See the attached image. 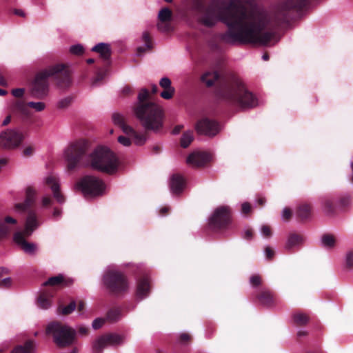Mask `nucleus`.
<instances>
[{
  "instance_id": "nucleus-24",
  "label": "nucleus",
  "mask_w": 353,
  "mask_h": 353,
  "mask_svg": "<svg viewBox=\"0 0 353 353\" xmlns=\"http://www.w3.org/2000/svg\"><path fill=\"white\" fill-rule=\"evenodd\" d=\"M304 241V236L296 232H292L289 234L288 241L285 244V249L290 250L294 247L299 245Z\"/></svg>"
},
{
  "instance_id": "nucleus-2",
  "label": "nucleus",
  "mask_w": 353,
  "mask_h": 353,
  "mask_svg": "<svg viewBox=\"0 0 353 353\" xmlns=\"http://www.w3.org/2000/svg\"><path fill=\"white\" fill-rule=\"evenodd\" d=\"M150 94L146 88H142L138 95V101L134 107V113L141 125L145 129L143 133L136 132L134 129L131 134L134 143L143 145L148 139V131L160 132L163 127L164 112L158 104L150 101Z\"/></svg>"
},
{
  "instance_id": "nucleus-49",
  "label": "nucleus",
  "mask_w": 353,
  "mask_h": 353,
  "mask_svg": "<svg viewBox=\"0 0 353 353\" xmlns=\"http://www.w3.org/2000/svg\"><path fill=\"white\" fill-rule=\"evenodd\" d=\"M251 205L248 202H245L241 205V211L244 214H248L251 212Z\"/></svg>"
},
{
  "instance_id": "nucleus-54",
  "label": "nucleus",
  "mask_w": 353,
  "mask_h": 353,
  "mask_svg": "<svg viewBox=\"0 0 353 353\" xmlns=\"http://www.w3.org/2000/svg\"><path fill=\"white\" fill-rule=\"evenodd\" d=\"M350 203V197L349 196H345L341 198L340 204L342 207H346Z\"/></svg>"
},
{
  "instance_id": "nucleus-62",
  "label": "nucleus",
  "mask_w": 353,
  "mask_h": 353,
  "mask_svg": "<svg viewBox=\"0 0 353 353\" xmlns=\"http://www.w3.org/2000/svg\"><path fill=\"white\" fill-rule=\"evenodd\" d=\"M266 202V199L265 197L259 196L257 199V203L260 207H263Z\"/></svg>"
},
{
  "instance_id": "nucleus-42",
  "label": "nucleus",
  "mask_w": 353,
  "mask_h": 353,
  "mask_svg": "<svg viewBox=\"0 0 353 353\" xmlns=\"http://www.w3.org/2000/svg\"><path fill=\"white\" fill-rule=\"evenodd\" d=\"M345 264L347 268H353V250H350L346 254Z\"/></svg>"
},
{
  "instance_id": "nucleus-58",
  "label": "nucleus",
  "mask_w": 353,
  "mask_h": 353,
  "mask_svg": "<svg viewBox=\"0 0 353 353\" xmlns=\"http://www.w3.org/2000/svg\"><path fill=\"white\" fill-rule=\"evenodd\" d=\"M79 333L83 336H85L89 333V329L85 326H79L78 329Z\"/></svg>"
},
{
  "instance_id": "nucleus-9",
  "label": "nucleus",
  "mask_w": 353,
  "mask_h": 353,
  "mask_svg": "<svg viewBox=\"0 0 353 353\" xmlns=\"http://www.w3.org/2000/svg\"><path fill=\"white\" fill-rule=\"evenodd\" d=\"M76 188L80 190L85 198L101 196L105 188L104 182L99 178L85 175L76 183Z\"/></svg>"
},
{
  "instance_id": "nucleus-36",
  "label": "nucleus",
  "mask_w": 353,
  "mask_h": 353,
  "mask_svg": "<svg viewBox=\"0 0 353 353\" xmlns=\"http://www.w3.org/2000/svg\"><path fill=\"white\" fill-rule=\"evenodd\" d=\"M192 340V336L188 333L184 332L179 336L178 341L181 345H188L191 343Z\"/></svg>"
},
{
  "instance_id": "nucleus-4",
  "label": "nucleus",
  "mask_w": 353,
  "mask_h": 353,
  "mask_svg": "<svg viewBox=\"0 0 353 353\" xmlns=\"http://www.w3.org/2000/svg\"><path fill=\"white\" fill-rule=\"evenodd\" d=\"M49 77H52L61 88L69 87L72 83L71 72L68 65L59 63L51 65L36 74L30 90L31 97L37 99H43L47 97Z\"/></svg>"
},
{
  "instance_id": "nucleus-10",
  "label": "nucleus",
  "mask_w": 353,
  "mask_h": 353,
  "mask_svg": "<svg viewBox=\"0 0 353 353\" xmlns=\"http://www.w3.org/2000/svg\"><path fill=\"white\" fill-rule=\"evenodd\" d=\"M231 223V212L228 206L216 208L209 219V226L214 230L226 229Z\"/></svg>"
},
{
  "instance_id": "nucleus-61",
  "label": "nucleus",
  "mask_w": 353,
  "mask_h": 353,
  "mask_svg": "<svg viewBox=\"0 0 353 353\" xmlns=\"http://www.w3.org/2000/svg\"><path fill=\"white\" fill-rule=\"evenodd\" d=\"M183 126L182 125H176L174 129L172 130V134H179L181 130L183 129Z\"/></svg>"
},
{
  "instance_id": "nucleus-51",
  "label": "nucleus",
  "mask_w": 353,
  "mask_h": 353,
  "mask_svg": "<svg viewBox=\"0 0 353 353\" xmlns=\"http://www.w3.org/2000/svg\"><path fill=\"white\" fill-rule=\"evenodd\" d=\"M12 280L10 278H6L0 280V288H8L11 285Z\"/></svg>"
},
{
  "instance_id": "nucleus-31",
  "label": "nucleus",
  "mask_w": 353,
  "mask_h": 353,
  "mask_svg": "<svg viewBox=\"0 0 353 353\" xmlns=\"http://www.w3.org/2000/svg\"><path fill=\"white\" fill-rule=\"evenodd\" d=\"M321 243L325 248H333L336 245L335 236L331 234H324L321 237Z\"/></svg>"
},
{
  "instance_id": "nucleus-41",
  "label": "nucleus",
  "mask_w": 353,
  "mask_h": 353,
  "mask_svg": "<svg viewBox=\"0 0 353 353\" xmlns=\"http://www.w3.org/2000/svg\"><path fill=\"white\" fill-rule=\"evenodd\" d=\"M72 101V99L71 97L64 98L59 101L57 107L60 109L65 108L71 104Z\"/></svg>"
},
{
  "instance_id": "nucleus-57",
  "label": "nucleus",
  "mask_w": 353,
  "mask_h": 353,
  "mask_svg": "<svg viewBox=\"0 0 353 353\" xmlns=\"http://www.w3.org/2000/svg\"><path fill=\"white\" fill-rule=\"evenodd\" d=\"M52 203V199L49 196H46L42 199V205L44 207H47L51 205Z\"/></svg>"
},
{
  "instance_id": "nucleus-39",
  "label": "nucleus",
  "mask_w": 353,
  "mask_h": 353,
  "mask_svg": "<svg viewBox=\"0 0 353 353\" xmlns=\"http://www.w3.org/2000/svg\"><path fill=\"white\" fill-rule=\"evenodd\" d=\"M174 92L175 90L173 87L167 89H163V91L161 92L160 96L163 99L168 100L173 97Z\"/></svg>"
},
{
  "instance_id": "nucleus-38",
  "label": "nucleus",
  "mask_w": 353,
  "mask_h": 353,
  "mask_svg": "<svg viewBox=\"0 0 353 353\" xmlns=\"http://www.w3.org/2000/svg\"><path fill=\"white\" fill-rule=\"evenodd\" d=\"M157 28L159 30L163 32H168L172 30L170 21H159Z\"/></svg>"
},
{
  "instance_id": "nucleus-1",
  "label": "nucleus",
  "mask_w": 353,
  "mask_h": 353,
  "mask_svg": "<svg viewBox=\"0 0 353 353\" xmlns=\"http://www.w3.org/2000/svg\"><path fill=\"white\" fill-rule=\"evenodd\" d=\"M201 79L208 87L216 83L215 93L217 98L229 105L241 110L254 108L258 105L257 98L232 73L219 74L218 72H208L201 76Z\"/></svg>"
},
{
  "instance_id": "nucleus-32",
  "label": "nucleus",
  "mask_w": 353,
  "mask_h": 353,
  "mask_svg": "<svg viewBox=\"0 0 353 353\" xmlns=\"http://www.w3.org/2000/svg\"><path fill=\"white\" fill-rule=\"evenodd\" d=\"M193 140H194L193 132H192V131L185 132L183 134V135L181 138V141H180L181 146L183 148H186L191 144V143L193 141Z\"/></svg>"
},
{
  "instance_id": "nucleus-59",
  "label": "nucleus",
  "mask_w": 353,
  "mask_h": 353,
  "mask_svg": "<svg viewBox=\"0 0 353 353\" xmlns=\"http://www.w3.org/2000/svg\"><path fill=\"white\" fill-rule=\"evenodd\" d=\"M132 92V88L129 85L125 86L122 90V93L125 96L130 95Z\"/></svg>"
},
{
  "instance_id": "nucleus-14",
  "label": "nucleus",
  "mask_w": 353,
  "mask_h": 353,
  "mask_svg": "<svg viewBox=\"0 0 353 353\" xmlns=\"http://www.w3.org/2000/svg\"><path fill=\"white\" fill-rule=\"evenodd\" d=\"M211 159V156L206 152L196 151L189 154L187 163L194 167L200 168L205 166Z\"/></svg>"
},
{
  "instance_id": "nucleus-33",
  "label": "nucleus",
  "mask_w": 353,
  "mask_h": 353,
  "mask_svg": "<svg viewBox=\"0 0 353 353\" xmlns=\"http://www.w3.org/2000/svg\"><path fill=\"white\" fill-rule=\"evenodd\" d=\"M121 315V311L119 308H112L107 313V319L114 323L119 320Z\"/></svg>"
},
{
  "instance_id": "nucleus-25",
  "label": "nucleus",
  "mask_w": 353,
  "mask_h": 353,
  "mask_svg": "<svg viewBox=\"0 0 353 353\" xmlns=\"http://www.w3.org/2000/svg\"><path fill=\"white\" fill-rule=\"evenodd\" d=\"M35 350V343L33 340L26 341L23 345L15 346L11 353H34Z\"/></svg>"
},
{
  "instance_id": "nucleus-43",
  "label": "nucleus",
  "mask_w": 353,
  "mask_h": 353,
  "mask_svg": "<svg viewBox=\"0 0 353 353\" xmlns=\"http://www.w3.org/2000/svg\"><path fill=\"white\" fill-rule=\"evenodd\" d=\"M250 283L253 287H259L261 285V277L258 274L252 275L250 279Z\"/></svg>"
},
{
  "instance_id": "nucleus-28",
  "label": "nucleus",
  "mask_w": 353,
  "mask_h": 353,
  "mask_svg": "<svg viewBox=\"0 0 353 353\" xmlns=\"http://www.w3.org/2000/svg\"><path fill=\"white\" fill-rule=\"evenodd\" d=\"M7 223L16 224L17 220L11 216H6L4 223H0V239L6 237L10 232L11 229L7 225Z\"/></svg>"
},
{
  "instance_id": "nucleus-52",
  "label": "nucleus",
  "mask_w": 353,
  "mask_h": 353,
  "mask_svg": "<svg viewBox=\"0 0 353 353\" xmlns=\"http://www.w3.org/2000/svg\"><path fill=\"white\" fill-rule=\"evenodd\" d=\"M34 151V149L32 146H28L23 150V154L24 157H28L33 154Z\"/></svg>"
},
{
  "instance_id": "nucleus-60",
  "label": "nucleus",
  "mask_w": 353,
  "mask_h": 353,
  "mask_svg": "<svg viewBox=\"0 0 353 353\" xmlns=\"http://www.w3.org/2000/svg\"><path fill=\"white\" fill-rule=\"evenodd\" d=\"M61 215V209L57 208H54L53 213H52V216H53L54 219H57V218H58V217H59Z\"/></svg>"
},
{
  "instance_id": "nucleus-37",
  "label": "nucleus",
  "mask_w": 353,
  "mask_h": 353,
  "mask_svg": "<svg viewBox=\"0 0 353 353\" xmlns=\"http://www.w3.org/2000/svg\"><path fill=\"white\" fill-rule=\"evenodd\" d=\"M28 108H32L37 112H41L46 108V104L43 102H28Z\"/></svg>"
},
{
  "instance_id": "nucleus-7",
  "label": "nucleus",
  "mask_w": 353,
  "mask_h": 353,
  "mask_svg": "<svg viewBox=\"0 0 353 353\" xmlns=\"http://www.w3.org/2000/svg\"><path fill=\"white\" fill-rule=\"evenodd\" d=\"M103 283L106 289L112 294L121 295L128 291L129 281L127 276L122 272L110 270L103 276Z\"/></svg>"
},
{
  "instance_id": "nucleus-23",
  "label": "nucleus",
  "mask_w": 353,
  "mask_h": 353,
  "mask_svg": "<svg viewBox=\"0 0 353 353\" xmlns=\"http://www.w3.org/2000/svg\"><path fill=\"white\" fill-rule=\"evenodd\" d=\"M296 215L301 221L308 220L312 216V205L308 203L300 204L296 208Z\"/></svg>"
},
{
  "instance_id": "nucleus-55",
  "label": "nucleus",
  "mask_w": 353,
  "mask_h": 353,
  "mask_svg": "<svg viewBox=\"0 0 353 353\" xmlns=\"http://www.w3.org/2000/svg\"><path fill=\"white\" fill-rule=\"evenodd\" d=\"M105 77V72L99 71L97 74L96 78L94 79L93 81V84H97L99 81H101L103 80V79Z\"/></svg>"
},
{
  "instance_id": "nucleus-11",
  "label": "nucleus",
  "mask_w": 353,
  "mask_h": 353,
  "mask_svg": "<svg viewBox=\"0 0 353 353\" xmlns=\"http://www.w3.org/2000/svg\"><path fill=\"white\" fill-rule=\"evenodd\" d=\"M23 139L21 133L8 129L0 133V146L6 149H14L20 145Z\"/></svg>"
},
{
  "instance_id": "nucleus-8",
  "label": "nucleus",
  "mask_w": 353,
  "mask_h": 353,
  "mask_svg": "<svg viewBox=\"0 0 353 353\" xmlns=\"http://www.w3.org/2000/svg\"><path fill=\"white\" fill-rule=\"evenodd\" d=\"M88 150V142L85 140H79L71 143L65 150V159L67 162V168L72 171L78 168L85 157Z\"/></svg>"
},
{
  "instance_id": "nucleus-21",
  "label": "nucleus",
  "mask_w": 353,
  "mask_h": 353,
  "mask_svg": "<svg viewBox=\"0 0 353 353\" xmlns=\"http://www.w3.org/2000/svg\"><path fill=\"white\" fill-rule=\"evenodd\" d=\"M10 109L13 112H18L23 115L29 114L28 103L23 99H16L11 101Z\"/></svg>"
},
{
  "instance_id": "nucleus-6",
  "label": "nucleus",
  "mask_w": 353,
  "mask_h": 353,
  "mask_svg": "<svg viewBox=\"0 0 353 353\" xmlns=\"http://www.w3.org/2000/svg\"><path fill=\"white\" fill-rule=\"evenodd\" d=\"M46 333L53 337V341L59 347H65L72 345L76 339V331L58 321L50 323L46 329Z\"/></svg>"
},
{
  "instance_id": "nucleus-46",
  "label": "nucleus",
  "mask_w": 353,
  "mask_h": 353,
  "mask_svg": "<svg viewBox=\"0 0 353 353\" xmlns=\"http://www.w3.org/2000/svg\"><path fill=\"white\" fill-rule=\"evenodd\" d=\"M261 233L264 237L269 238L272 236V229L269 225H264L261 228Z\"/></svg>"
},
{
  "instance_id": "nucleus-35",
  "label": "nucleus",
  "mask_w": 353,
  "mask_h": 353,
  "mask_svg": "<svg viewBox=\"0 0 353 353\" xmlns=\"http://www.w3.org/2000/svg\"><path fill=\"white\" fill-rule=\"evenodd\" d=\"M76 303L74 301H72L67 306H59L58 308L59 313L62 315H68L71 314L76 308Z\"/></svg>"
},
{
  "instance_id": "nucleus-44",
  "label": "nucleus",
  "mask_w": 353,
  "mask_h": 353,
  "mask_svg": "<svg viewBox=\"0 0 353 353\" xmlns=\"http://www.w3.org/2000/svg\"><path fill=\"white\" fill-rule=\"evenodd\" d=\"M12 94L17 99H22L25 94L24 88H15L11 90Z\"/></svg>"
},
{
  "instance_id": "nucleus-19",
  "label": "nucleus",
  "mask_w": 353,
  "mask_h": 353,
  "mask_svg": "<svg viewBox=\"0 0 353 353\" xmlns=\"http://www.w3.org/2000/svg\"><path fill=\"white\" fill-rule=\"evenodd\" d=\"M56 294L54 288L46 289L41 292L37 299V304L42 309H48L51 306V299Z\"/></svg>"
},
{
  "instance_id": "nucleus-53",
  "label": "nucleus",
  "mask_w": 353,
  "mask_h": 353,
  "mask_svg": "<svg viewBox=\"0 0 353 353\" xmlns=\"http://www.w3.org/2000/svg\"><path fill=\"white\" fill-rule=\"evenodd\" d=\"M265 256L268 260H272L274 256V251L270 247H266L265 249Z\"/></svg>"
},
{
  "instance_id": "nucleus-26",
  "label": "nucleus",
  "mask_w": 353,
  "mask_h": 353,
  "mask_svg": "<svg viewBox=\"0 0 353 353\" xmlns=\"http://www.w3.org/2000/svg\"><path fill=\"white\" fill-rule=\"evenodd\" d=\"M112 120L115 125H117L122 129L124 133L129 134L133 131V128L125 123L123 117L120 114L114 113L112 114Z\"/></svg>"
},
{
  "instance_id": "nucleus-20",
  "label": "nucleus",
  "mask_w": 353,
  "mask_h": 353,
  "mask_svg": "<svg viewBox=\"0 0 353 353\" xmlns=\"http://www.w3.org/2000/svg\"><path fill=\"white\" fill-rule=\"evenodd\" d=\"M256 298L261 304L270 307L275 303V296L274 293L267 288H263L259 292Z\"/></svg>"
},
{
  "instance_id": "nucleus-17",
  "label": "nucleus",
  "mask_w": 353,
  "mask_h": 353,
  "mask_svg": "<svg viewBox=\"0 0 353 353\" xmlns=\"http://www.w3.org/2000/svg\"><path fill=\"white\" fill-rule=\"evenodd\" d=\"M46 183L52 190L54 198L59 203H63L65 202V197L60 192V186L57 178L54 176H49L46 179Z\"/></svg>"
},
{
  "instance_id": "nucleus-50",
  "label": "nucleus",
  "mask_w": 353,
  "mask_h": 353,
  "mask_svg": "<svg viewBox=\"0 0 353 353\" xmlns=\"http://www.w3.org/2000/svg\"><path fill=\"white\" fill-rule=\"evenodd\" d=\"M292 215V212L290 208H284V210L283 211V219L284 220L289 221L291 219Z\"/></svg>"
},
{
  "instance_id": "nucleus-48",
  "label": "nucleus",
  "mask_w": 353,
  "mask_h": 353,
  "mask_svg": "<svg viewBox=\"0 0 353 353\" xmlns=\"http://www.w3.org/2000/svg\"><path fill=\"white\" fill-rule=\"evenodd\" d=\"M118 141L124 146H129L131 144L130 139L124 136H119L118 137Z\"/></svg>"
},
{
  "instance_id": "nucleus-3",
  "label": "nucleus",
  "mask_w": 353,
  "mask_h": 353,
  "mask_svg": "<svg viewBox=\"0 0 353 353\" xmlns=\"http://www.w3.org/2000/svg\"><path fill=\"white\" fill-rule=\"evenodd\" d=\"M34 196L35 190L34 188L32 187H28L26 192L25 201L17 203L14 205V209L17 212L26 214L27 216L23 230L15 232L13 239L20 249L29 255L36 254L37 246L34 243L27 241L26 239L30 237L40 225L36 212L33 209L35 203Z\"/></svg>"
},
{
  "instance_id": "nucleus-64",
  "label": "nucleus",
  "mask_w": 353,
  "mask_h": 353,
  "mask_svg": "<svg viewBox=\"0 0 353 353\" xmlns=\"http://www.w3.org/2000/svg\"><path fill=\"white\" fill-rule=\"evenodd\" d=\"M0 85L1 86L6 87L8 85V83L4 77L0 73Z\"/></svg>"
},
{
  "instance_id": "nucleus-22",
  "label": "nucleus",
  "mask_w": 353,
  "mask_h": 353,
  "mask_svg": "<svg viewBox=\"0 0 353 353\" xmlns=\"http://www.w3.org/2000/svg\"><path fill=\"white\" fill-rule=\"evenodd\" d=\"M92 51L99 53L104 61H110L112 52L109 44L99 43L92 48Z\"/></svg>"
},
{
  "instance_id": "nucleus-56",
  "label": "nucleus",
  "mask_w": 353,
  "mask_h": 353,
  "mask_svg": "<svg viewBox=\"0 0 353 353\" xmlns=\"http://www.w3.org/2000/svg\"><path fill=\"white\" fill-rule=\"evenodd\" d=\"M253 236H254L253 230L252 229H247L245 231L243 238L246 240H250L252 239Z\"/></svg>"
},
{
  "instance_id": "nucleus-16",
  "label": "nucleus",
  "mask_w": 353,
  "mask_h": 353,
  "mask_svg": "<svg viewBox=\"0 0 353 353\" xmlns=\"http://www.w3.org/2000/svg\"><path fill=\"white\" fill-rule=\"evenodd\" d=\"M73 283L72 279H65L63 275L59 274L57 276L50 277L45 283L43 286H50L57 288H62L70 286Z\"/></svg>"
},
{
  "instance_id": "nucleus-63",
  "label": "nucleus",
  "mask_w": 353,
  "mask_h": 353,
  "mask_svg": "<svg viewBox=\"0 0 353 353\" xmlns=\"http://www.w3.org/2000/svg\"><path fill=\"white\" fill-rule=\"evenodd\" d=\"M13 13L16 15H18V16H20L22 17H24L26 16L25 12L22 10H20V9H16V8L14 9Z\"/></svg>"
},
{
  "instance_id": "nucleus-29",
  "label": "nucleus",
  "mask_w": 353,
  "mask_h": 353,
  "mask_svg": "<svg viewBox=\"0 0 353 353\" xmlns=\"http://www.w3.org/2000/svg\"><path fill=\"white\" fill-rule=\"evenodd\" d=\"M142 39L143 42L145 43L146 48L144 47H139L137 48V53L139 55L142 54L144 53L146 50H151L152 48V37L150 35L149 32H144L143 33Z\"/></svg>"
},
{
  "instance_id": "nucleus-5",
  "label": "nucleus",
  "mask_w": 353,
  "mask_h": 353,
  "mask_svg": "<svg viewBox=\"0 0 353 353\" xmlns=\"http://www.w3.org/2000/svg\"><path fill=\"white\" fill-rule=\"evenodd\" d=\"M91 167L98 171L112 174L119 167V160L115 154L109 148L99 146L89 157Z\"/></svg>"
},
{
  "instance_id": "nucleus-47",
  "label": "nucleus",
  "mask_w": 353,
  "mask_h": 353,
  "mask_svg": "<svg viewBox=\"0 0 353 353\" xmlns=\"http://www.w3.org/2000/svg\"><path fill=\"white\" fill-rule=\"evenodd\" d=\"M105 323V319L103 318H97L92 322V327L94 330L101 328Z\"/></svg>"
},
{
  "instance_id": "nucleus-18",
  "label": "nucleus",
  "mask_w": 353,
  "mask_h": 353,
  "mask_svg": "<svg viewBox=\"0 0 353 353\" xmlns=\"http://www.w3.org/2000/svg\"><path fill=\"white\" fill-rule=\"evenodd\" d=\"M185 186V180L180 174H174L172 175L170 181L171 192L175 194H180Z\"/></svg>"
},
{
  "instance_id": "nucleus-40",
  "label": "nucleus",
  "mask_w": 353,
  "mask_h": 353,
  "mask_svg": "<svg viewBox=\"0 0 353 353\" xmlns=\"http://www.w3.org/2000/svg\"><path fill=\"white\" fill-rule=\"evenodd\" d=\"M83 52V47L79 44L72 46L70 48V52L74 55H81Z\"/></svg>"
},
{
  "instance_id": "nucleus-12",
  "label": "nucleus",
  "mask_w": 353,
  "mask_h": 353,
  "mask_svg": "<svg viewBox=\"0 0 353 353\" xmlns=\"http://www.w3.org/2000/svg\"><path fill=\"white\" fill-rule=\"evenodd\" d=\"M195 128L199 134H203L208 137H214L220 131L219 123L208 118L199 120L196 123Z\"/></svg>"
},
{
  "instance_id": "nucleus-27",
  "label": "nucleus",
  "mask_w": 353,
  "mask_h": 353,
  "mask_svg": "<svg viewBox=\"0 0 353 353\" xmlns=\"http://www.w3.org/2000/svg\"><path fill=\"white\" fill-rule=\"evenodd\" d=\"M323 207L324 212L329 216H332L336 212V205L334 201L330 197H325L323 201Z\"/></svg>"
},
{
  "instance_id": "nucleus-13",
  "label": "nucleus",
  "mask_w": 353,
  "mask_h": 353,
  "mask_svg": "<svg viewBox=\"0 0 353 353\" xmlns=\"http://www.w3.org/2000/svg\"><path fill=\"white\" fill-rule=\"evenodd\" d=\"M123 338L117 334H107L98 338L92 345L94 353H102L103 350L108 345H117L121 343Z\"/></svg>"
},
{
  "instance_id": "nucleus-45",
  "label": "nucleus",
  "mask_w": 353,
  "mask_h": 353,
  "mask_svg": "<svg viewBox=\"0 0 353 353\" xmlns=\"http://www.w3.org/2000/svg\"><path fill=\"white\" fill-rule=\"evenodd\" d=\"M171 83L170 79L168 77H163L159 81L160 86L163 89L172 88Z\"/></svg>"
},
{
  "instance_id": "nucleus-15",
  "label": "nucleus",
  "mask_w": 353,
  "mask_h": 353,
  "mask_svg": "<svg viewBox=\"0 0 353 353\" xmlns=\"http://www.w3.org/2000/svg\"><path fill=\"white\" fill-rule=\"evenodd\" d=\"M150 292V281L147 276H143L137 280L136 296L142 300L146 298Z\"/></svg>"
},
{
  "instance_id": "nucleus-34",
  "label": "nucleus",
  "mask_w": 353,
  "mask_h": 353,
  "mask_svg": "<svg viewBox=\"0 0 353 353\" xmlns=\"http://www.w3.org/2000/svg\"><path fill=\"white\" fill-rule=\"evenodd\" d=\"M172 11L168 8H162L159 13V21H170L172 19Z\"/></svg>"
},
{
  "instance_id": "nucleus-30",
  "label": "nucleus",
  "mask_w": 353,
  "mask_h": 353,
  "mask_svg": "<svg viewBox=\"0 0 353 353\" xmlns=\"http://www.w3.org/2000/svg\"><path fill=\"white\" fill-rule=\"evenodd\" d=\"M293 322L297 326H303L305 325L310 320L309 316L302 312H296L294 313L292 316Z\"/></svg>"
}]
</instances>
